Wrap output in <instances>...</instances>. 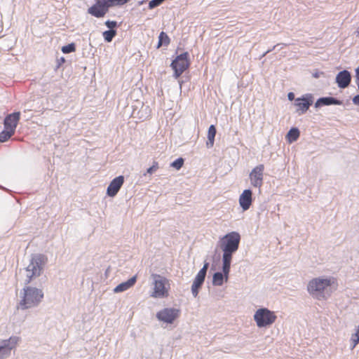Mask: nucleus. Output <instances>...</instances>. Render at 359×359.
Listing matches in <instances>:
<instances>
[{"label":"nucleus","mask_w":359,"mask_h":359,"mask_svg":"<svg viewBox=\"0 0 359 359\" xmlns=\"http://www.w3.org/2000/svg\"><path fill=\"white\" fill-rule=\"evenodd\" d=\"M180 88H182V82H180Z\"/></svg>","instance_id":"obj_39"},{"label":"nucleus","mask_w":359,"mask_h":359,"mask_svg":"<svg viewBox=\"0 0 359 359\" xmlns=\"http://www.w3.org/2000/svg\"><path fill=\"white\" fill-rule=\"evenodd\" d=\"M110 6L106 0H96V3L88 9V13L96 18H102Z\"/></svg>","instance_id":"obj_13"},{"label":"nucleus","mask_w":359,"mask_h":359,"mask_svg":"<svg viewBox=\"0 0 359 359\" xmlns=\"http://www.w3.org/2000/svg\"><path fill=\"white\" fill-rule=\"evenodd\" d=\"M13 132L11 130L4 128V130L0 133V142H4L8 140L13 135Z\"/></svg>","instance_id":"obj_24"},{"label":"nucleus","mask_w":359,"mask_h":359,"mask_svg":"<svg viewBox=\"0 0 359 359\" xmlns=\"http://www.w3.org/2000/svg\"><path fill=\"white\" fill-rule=\"evenodd\" d=\"M352 100L354 104L359 105V95L354 96Z\"/></svg>","instance_id":"obj_36"},{"label":"nucleus","mask_w":359,"mask_h":359,"mask_svg":"<svg viewBox=\"0 0 359 359\" xmlns=\"http://www.w3.org/2000/svg\"><path fill=\"white\" fill-rule=\"evenodd\" d=\"M231 263L222 262V273L217 272L214 273L212 277V285L215 286H222L224 282L229 280V274L230 272Z\"/></svg>","instance_id":"obj_12"},{"label":"nucleus","mask_w":359,"mask_h":359,"mask_svg":"<svg viewBox=\"0 0 359 359\" xmlns=\"http://www.w3.org/2000/svg\"><path fill=\"white\" fill-rule=\"evenodd\" d=\"M287 98H288V100H290V101H292V100H294H294L296 99V98H294V93H292V92H290V93H287Z\"/></svg>","instance_id":"obj_35"},{"label":"nucleus","mask_w":359,"mask_h":359,"mask_svg":"<svg viewBox=\"0 0 359 359\" xmlns=\"http://www.w3.org/2000/svg\"><path fill=\"white\" fill-rule=\"evenodd\" d=\"M200 287V285H196L193 283L191 285V293L194 297L198 296Z\"/></svg>","instance_id":"obj_31"},{"label":"nucleus","mask_w":359,"mask_h":359,"mask_svg":"<svg viewBox=\"0 0 359 359\" xmlns=\"http://www.w3.org/2000/svg\"><path fill=\"white\" fill-rule=\"evenodd\" d=\"M359 342V326L358 327L355 333L353 334L351 338V348L355 347Z\"/></svg>","instance_id":"obj_26"},{"label":"nucleus","mask_w":359,"mask_h":359,"mask_svg":"<svg viewBox=\"0 0 359 359\" xmlns=\"http://www.w3.org/2000/svg\"><path fill=\"white\" fill-rule=\"evenodd\" d=\"M216 135V128L214 125H211L208 131V142L206 145L208 148L212 147L214 145L215 137Z\"/></svg>","instance_id":"obj_22"},{"label":"nucleus","mask_w":359,"mask_h":359,"mask_svg":"<svg viewBox=\"0 0 359 359\" xmlns=\"http://www.w3.org/2000/svg\"><path fill=\"white\" fill-rule=\"evenodd\" d=\"M170 43V38L163 32H161L158 36V43L157 48H160L161 46H168Z\"/></svg>","instance_id":"obj_23"},{"label":"nucleus","mask_w":359,"mask_h":359,"mask_svg":"<svg viewBox=\"0 0 359 359\" xmlns=\"http://www.w3.org/2000/svg\"><path fill=\"white\" fill-rule=\"evenodd\" d=\"M22 339L18 335H11L8 339L0 341V359H6L11 355V351H15L20 345Z\"/></svg>","instance_id":"obj_8"},{"label":"nucleus","mask_w":359,"mask_h":359,"mask_svg":"<svg viewBox=\"0 0 359 359\" xmlns=\"http://www.w3.org/2000/svg\"><path fill=\"white\" fill-rule=\"evenodd\" d=\"M351 81V76L348 71L343 70L337 74L336 76V82L338 87L340 88H345L348 87Z\"/></svg>","instance_id":"obj_16"},{"label":"nucleus","mask_w":359,"mask_h":359,"mask_svg":"<svg viewBox=\"0 0 359 359\" xmlns=\"http://www.w3.org/2000/svg\"><path fill=\"white\" fill-rule=\"evenodd\" d=\"M342 102L337 100L332 97H325L319 98L315 103L316 108H319L322 106H328L331 104L341 105Z\"/></svg>","instance_id":"obj_19"},{"label":"nucleus","mask_w":359,"mask_h":359,"mask_svg":"<svg viewBox=\"0 0 359 359\" xmlns=\"http://www.w3.org/2000/svg\"><path fill=\"white\" fill-rule=\"evenodd\" d=\"M46 263L45 257L41 255H34L32 257L29 264L25 269V281L29 283L39 276Z\"/></svg>","instance_id":"obj_6"},{"label":"nucleus","mask_w":359,"mask_h":359,"mask_svg":"<svg viewBox=\"0 0 359 359\" xmlns=\"http://www.w3.org/2000/svg\"><path fill=\"white\" fill-rule=\"evenodd\" d=\"M184 164V159L182 158H179L171 163V166L175 168L176 170H180Z\"/></svg>","instance_id":"obj_29"},{"label":"nucleus","mask_w":359,"mask_h":359,"mask_svg":"<svg viewBox=\"0 0 359 359\" xmlns=\"http://www.w3.org/2000/svg\"><path fill=\"white\" fill-rule=\"evenodd\" d=\"M240 240L241 236L236 231H231L221 238L219 246L223 252L222 262L231 264L233 254L238 250Z\"/></svg>","instance_id":"obj_4"},{"label":"nucleus","mask_w":359,"mask_h":359,"mask_svg":"<svg viewBox=\"0 0 359 359\" xmlns=\"http://www.w3.org/2000/svg\"><path fill=\"white\" fill-rule=\"evenodd\" d=\"M174 70V76L178 78L189 66V54L185 52L178 55L170 65Z\"/></svg>","instance_id":"obj_9"},{"label":"nucleus","mask_w":359,"mask_h":359,"mask_svg":"<svg viewBox=\"0 0 359 359\" xmlns=\"http://www.w3.org/2000/svg\"><path fill=\"white\" fill-rule=\"evenodd\" d=\"M355 83L359 90V66L355 69Z\"/></svg>","instance_id":"obj_33"},{"label":"nucleus","mask_w":359,"mask_h":359,"mask_svg":"<svg viewBox=\"0 0 359 359\" xmlns=\"http://www.w3.org/2000/svg\"><path fill=\"white\" fill-rule=\"evenodd\" d=\"M165 0H151L149 3V8L153 9L161 5Z\"/></svg>","instance_id":"obj_30"},{"label":"nucleus","mask_w":359,"mask_h":359,"mask_svg":"<svg viewBox=\"0 0 359 359\" xmlns=\"http://www.w3.org/2000/svg\"><path fill=\"white\" fill-rule=\"evenodd\" d=\"M116 34V32L114 29H110L103 32V36L107 42L111 41L112 39Z\"/></svg>","instance_id":"obj_27"},{"label":"nucleus","mask_w":359,"mask_h":359,"mask_svg":"<svg viewBox=\"0 0 359 359\" xmlns=\"http://www.w3.org/2000/svg\"><path fill=\"white\" fill-rule=\"evenodd\" d=\"M44 293L42 289L25 286L20 292L17 304V309L25 311L38 306L42 302Z\"/></svg>","instance_id":"obj_2"},{"label":"nucleus","mask_w":359,"mask_h":359,"mask_svg":"<svg viewBox=\"0 0 359 359\" xmlns=\"http://www.w3.org/2000/svg\"><path fill=\"white\" fill-rule=\"evenodd\" d=\"M208 265L209 264L208 262H205L204 264L203 268L198 271V273H197L196 276L195 277V278L194 280L193 283L194 284L198 285L201 287L202 284L204 282L205 276H206Z\"/></svg>","instance_id":"obj_20"},{"label":"nucleus","mask_w":359,"mask_h":359,"mask_svg":"<svg viewBox=\"0 0 359 359\" xmlns=\"http://www.w3.org/2000/svg\"><path fill=\"white\" fill-rule=\"evenodd\" d=\"M313 76L314 78H319L321 75H323V72H316L314 73H313Z\"/></svg>","instance_id":"obj_37"},{"label":"nucleus","mask_w":359,"mask_h":359,"mask_svg":"<svg viewBox=\"0 0 359 359\" xmlns=\"http://www.w3.org/2000/svg\"><path fill=\"white\" fill-rule=\"evenodd\" d=\"M105 25L107 27H109L111 29H113V28L116 27L117 25V23L116 21H109L107 20L105 22Z\"/></svg>","instance_id":"obj_34"},{"label":"nucleus","mask_w":359,"mask_h":359,"mask_svg":"<svg viewBox=\"0 0 359 359\" xmlns=\"http://www.w3.org/2000/svg\"><path fill=\"white\" fill-rule=\"evenodd\" d=\"M75 45L72 43L67 46H64L62 48V51L63 53H69L75 51Z\"/></svg>","instance_id":"obj_28"},{"label":"nucleus","mask_w":359,"mask_h":359,"mask_svg":"<svg viewBox=\"0 0 359 359\" xmlns=\"http://www.w3.org/2000/svg\"><path fill=\"white\" fill-rule=\"evenodd\" d=\"M20 112H15L8 115L4 121V128L15 133V128L20 119Z\"/></svg>","instance_id":"obj_17"},{"label":"nucleus","mask_w":359,"mask_h":359,"mask_svg":"<svg viewBox=\"0 0 359 359\" xmlns=\"http://www.w3.org/2000/svg\"><path fill=\"white\" fill-rule=\"evenodd\" d=\"M252 319L257 328L268 329L276 322L278 316L276 311L259 306L255 310Z\"/></svg>","instance_id":"obj_5"},{"label":"nucleus","mask_w":359,"mask_h":359,"mask_svg":"<svg viewBox=\"0 0 359 359\" xmlns=\"http://www.w3.org/2000/svg\"><path fill=\"white\" fill-rule=\"evenodd\" d=\"M123 183L124 177L123 175H119L113 179L107 189V195L111 198L116 196Z\"/></svg>","instance_id":"obj_14"},{"label":"nucleus","mask_w":359,"mask_h":359,"mask_svg":"<svg viewBox=\"0 0 359 359\" xmlns=\"http://www.w3.org/2000/svg\"><path fill=\"white\" fill-rule=\"evenodd\" d=\"M158 169V163H154L153 165L147 170V173L151 175L154 172H155Z\"/></svg>","instance_id":"obj_32"},{"label":"nucleus","mask_w":359,"mask_h":359,"mask_svg":"<svg viewBox=\"0 0 359 359\" xmlns=\"http://www.w3.org/2000/svg\"><path fill=\"white\" fill-rule=\"evenodd\" d=\"M137 281V276H133L130 278H129L128 280L123 282L120 284H118L116 287L114 289V293H120L125 292L130 288L133 287L135 283Z\"/></svg>","instance_id":"obj_18"},{"label":"nucleus","mask_w":359,"mask_h":359,"mask_svg":"<svg viewBox=\"0 0 359 359\" xmlns=\"http://www.w3.org/2000/svg\"><path fill=\"white\" fill-rule=\"evenodd\" d=\"M239 205L243 211L250 209L252 203V192L250 189H245L238 198Z\"/></svg>","instance_id":"obj_15"},{"label":"nucleus","mask_w":359,"mask_h":359,"mask_svg":"<svg viewBox=\"0 0 359 359\" xmlns=\"http://www.w3.org/2000/svg\"><path fill=\"white\" fill-rule=\"evenodd\" d=\"M264 166L259 164L255 166L249 174L250 184L252 187L260 189L264 183Z\"/></svg>","instance_id":"obj_11"},{"label":"nucleus","mask_w":359,"mask_h":359,"mask_svg":"<svg viewBox=\"0 0 359 359\" xmlns=\"http://www.w3.org/2000/svg\"><path fill=\"white\" fill-rule=\"evenodd\" d=\"M337 287L335 278L325 276L313 278L306 285V290L310 296L319 301L328 299Z\"/></svg>","instance_id":"obj_1"},{"label":"nucleus","mask_w":359,"mask_h":359,"mask_svg":"<svg viewBox=\"0 0 359 359\" xmlns=\"http://www.w3.org/2000/svg\"><path fill=\"white\" fill-rule=\"evenodd\" d=\"M150 279L149 297L156 299H167L171 289L170 280L158 273H152Z\"/></svg>","instance_id":"obj_3"},{"label":"nucleus","mask_w":359,"mask_h":359,"mask_svg":"<svg viewBox=\"0 0 359 359\" xmlns=\"http://www.w3.org/2000/svg\"><path fill=\"white\" fill-rule=\"evenodd\" d=\"M181 316V309L175 306H168L160 309L156 313V318L162 325L175 324Z\"/></svg>","instance_id":"obj_7"},{"label":"nucleus","mask_w":359,"mask_h":359,"mask_svg":"<svg viewBox=\"0 0 359 359\" xmlns=\"http://www.w3.org/2000/svg\"><path fill=\"white\" fill-rule=\"evenodd\" d=\"M300 135V132L297 128H292L287 133L285 138L291 144L297 140Z\"/></svg>","instance_id":"obj_21"},{"label":"nucleus","mask_w":359,"mask_h":359,"mask_svg":"<svg viewBox=\"0 0 359 359\" xmlns=\"http://www.w3.org/2000/svg\"><path fill=\"white\" fill-rule=\"evenodd\" d=\"M106 1H107V4H108V5L110 7H113V6H123V5L126 4V3H128L130 0H106Z\"/></svg>","instance_id":"obj_25"},{"label":"nucleus","mask_w":359,"mask_h":359,"mask_svg":"<svg viewBox=\"0 0 359 359\" xmlns=\"http://www.w3.org/2000/svg\"><path fill=\"white\" fill-rule=\"evenodd\" d=\"M355 34L356 37H359V27L357 28L356 31L355 32Z\"/></svg>","instance_id":"obj_38"},{"label":"nucleus","mask_w":359,"mask_h":359,"mask_svg":"<svg viewBox=\"0 0 359 359\" xmlns=\"http://www.w3.org/2000/svg\"><path fill=\"white\" fill-rule=\"evenodd\" d=\"M313 102V95L311 93H306L296 98L294 102L295 112L299 115L305 114Z\"/></svg>","instance_id":"obj_10"}]
</instances>
